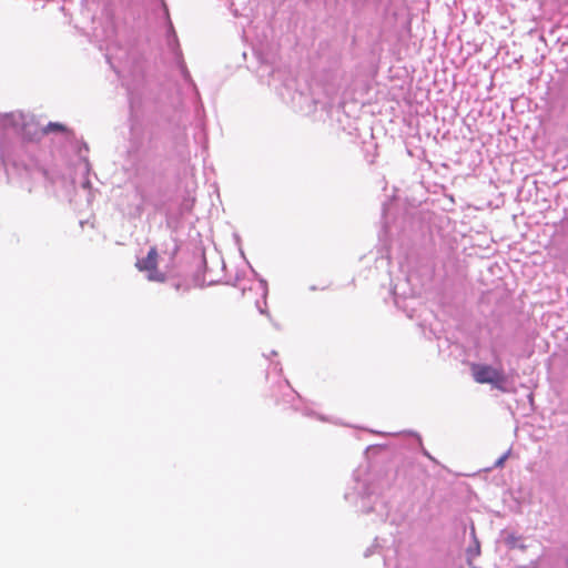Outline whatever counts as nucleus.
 Wrapping results in <instances>:
<instances>
[{"label": "nucleus", "instance_id": "1", "mask_svg": "<svg viewBox=\"0 0 568 568\" xmlns=\"http://www.w3.org/2000/svg\"><path fill=\"white\" fill-rule=\"evenodd\" d=\"M471 374L479 384H490L494 388L510 393L515 390L514 383L501 368H496L486 364H473Z\"/></svg>", "mask_w": 568, "mask_h": 568}, {"label": "nucleus", "instance_id": "2", "mask_svg": "<svg viewBox=\"0 0 568 568\" xmlns=\"http://www.w3.org/2000/svg\"><path fill=\"white\" fill-rule=\"evenodd\" d=\"M356 489L361 494V507L365 514L375 513L379 520H385L388 516L387 503L377 495L373 489L371 490L365 484H357Z\"/></svg>", "mask_w": 568, "mask_h": 568}, {"label": "nucleus", "instance_id": "3", "mask_svg": "<svg viewBox=\"0 0 568 568\" xmlns=\"http://www.w3.org/2000/svg\"><path fill=\"white\" fill-rule=\"evenodd\" d=\"M158 251L155 247H151L148 252L146 257L139 258L136 261V267L140 272L146 274V278L152 282H164V273L156 268Z\"/></svg>", "mask_w": 568, "mask_h": 568}, {"label": "nucleus", "instance_id": "4", "mask_svg": "<svg viewBox=\"0 0 568 568\" xmlns=\"http://www.w3.org/2000/svg\"><path fill=\"white\" fill-rule=\"evenodd\" d=\"M26 141L34 142L44 135V129L40 126L33 115L28 114L19 133Z\"/></svg>", "mask_w": 568, "mask_h": 568}, {"label": "nucleus", "instance_id": "5", "mask_svg": "<svg viewBox=\"0 0 568 568\" xmlns=\"http://www.w3.org/2000/svg\"><path fill=\"white\" fill-rule=\"evenodd\" d=\"M27 115L28 114L21 111L4 113L1 116V124L4 129H12L16 133L19 134Z\"/></svg>", "mask_w": 568, "mask_h": 568}, {"label": "nucleus", "instance_id": "6", "mask_svg": "<svg viewBox=\"0 0 568 568\" xmlns=\"http://www.w3.org/2000/svg\"><path fill=\"white\" fill-rule=\"evenodd\" d=\"M505 541L509 548H519L521 550L526 548L523 538L514 534L508 535Z\"/></svg>", "mask_w": 568, "mask_h": 568}, {"label": "nucleus", "instance_id": "7", "mask_svg": "<svg viewBox=\"0 0 568 568\" xmlns=\"http://www.w3.org/2000/svg\"><path fill=\"white\" fill-rule=\"evenodd\" d=\"M43 129H44V134H48L51 132H67L68 131V129L63 124L58 123V122H50L45 126H43Z\"/></svg>", "mask_w": 568, "mask_h": 568}, {"label": "nucleus", "instance_id": "8", "mask_svg": "<svg viewBox=\"0 0 568 568\" xmlns=\"http://www.w3.org/2000/svg\"><path fill=\"white\" fill-rule=\"evenodd\" d=\"M510 455V449L507 450L506 453H504L496 462H495V467L496 468H500L504 466L505 462L507 460V458L509 457Z\"/></svg>", "mask_w": 568, "mask_h": 568}, {"label": "nucleus", "instance_id": "9", "mask_svg": "<svg viewBox=\"0 0 568 568\" xmlns=\"http://www.w3.org/2000/svg\"><path fill=\"white\" fill-rule=\"evenodd\" d=\"M281 75H282L281 71H274L271 74V80L268 81V85H273V87L277 88L276 82L280 80Z\"/></svg>", "mask_w": 568, "mask_h": 568}, {"label": "nucleus", "instance_id": "10", "mask_svg": "<svg viewBox=\"0 0 568 568\" xmlns=\"http://www.w3.org/2000/svg\"><path fill=\"white\" fill-rule=\"evenodd\" d=\"M468 555L474 556V557L479 555V544L477 540H475V547L474 548L470 547L468 549Z\"/></svg>", "mask_w": 568, "mask_h": 568}, {"label": "nucleus", "instance_id": "11", "mask_svg": "<svg viewBox=\"0 0 568 568\" xmlns=\"http://www.w3.org/2000/svg\"><path fill=\"white\" fill-rule=\"evenodd\" d=\"M260 283H261V286H262V290H263V297L265 298L266 295H267V284H266V282L264 280H261Z\"/></svg>", "mask_w": 568, "mask_h": 568}, {"label": "nucleus", "instance_id": "12", "mask_svg": "<svg viewBox=\"0 0 568 568\" xmlns=\"http://www.w3.org/2000/svg\"><path fill=\"white\" fill-rule=\"evenodd\" d=\"M371 554H372V550H371V548H368V549L365 551V557L371 556Z\"/></svg>", "mask_w": 568, "mask_h": 568}, {"label": "nucleus", "instance_id": "13", "mask_svg": "<svg viewBox=\"0 0 568 568\" xmlns=\"http://www.w3.org/2000/svg\"><path fill=\"white\" fill-rule=\"evenodd\" d=\"M257 307H258V311H260L261 314H265V310L262 308L258 304H257Z\"/></svg>", "mask_w": 568, "mask_h": 568}]
</instances>
